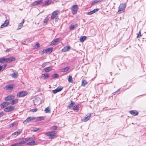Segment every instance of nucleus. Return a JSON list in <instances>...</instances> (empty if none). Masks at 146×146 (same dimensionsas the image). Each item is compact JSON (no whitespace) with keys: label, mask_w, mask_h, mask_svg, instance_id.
Wrapping results in <instances>:
<instances>
[{"label":"nucleus","mask_w":146,"mask_h":146,"mask_svg":"<svg viewBox=\"0 0 146 146\" xmlns=\"http://www.w3.org/2000/svg\"><path fill=\"white\" fill-rule=\"evenodd\" d=\"M35 119H36V120L37 121H40L44 119V118L42 117H37L36 118L35 117Z\"/></svg>","instance_id":"nucleus-24"},{"label":"nucleus","mask_w":146,"mask_h":146,"mask_svg":"<svg viewBox=\"0 0 146 146\" xmlns=\"http://www.w3.org/2000/svg\"><path fill=\"white\" fill-rule=\"evenodd\" d=\"M41 78L44 79L46 78V75L44 74H42L41 76Z\"/></svg>","instance_id":"nucleus-46"},{"label":"nucleus","mask_w":146,"mask_h":146,"mask_svg":"<svg viewBox=\"0 0 146 146\" xmlns=\"http://www.w3.org/2000/svg\"><path fill=\"white\" fill-rule=\"evenodd\" d=\"M27 145H28L33 146L36 145V144L35 143V141L34 140H33L32 141L27 143Z\"/></svg>","instance_id":"nucleus-22"},{"label":"nucleus","mask_w":146,"mask_h":146,"mask_svg":"<svg viewBox=\"0 0 146 146\" xmlns=\"http://www.w3.org/2000/svg\"><path fill=\"white\" fill-rule=\"evenodd\" d=\"M141 36V31L140 30L139 32V34H138L137 36V38H140Z\"/></svg>","instance_id":"nucleus-47"},{"label":"nucleus","mask_w":146,"mask_h":146,"mask_svg":"<svg viewBox=\"0 0 146 146\" xmlns=\"http://www.w3.org/2000/svg\"><path fill=\"white\" fill-rule=\"evenodd\" d=\"M56 43L54 41V40H53L51 42L50 44L51 45H53L55 44Z\"/></svg>","instance_id":"nucleus-52"},{"label":"nucleus","mask_w":146,"mask_h":146,"mask_svg":"<svg viewBox=\"0 0 146 146\" xmlns=\"http://www.w3.org/2000/svg\"><path fill=\"white\" fill-rule=\"evenodd\" d=\"M73 108V109L75 110H77L78 109V107L76 106H74Z\"/></svg>","instance_id":"nucleus-49"},{"label":"nucleus","mask_w":146,"mask_h":146,"mask_svg":"<svg viewBox=\"0 0 146 146\" xmlns=\"http://www.w3.org/2000/svg\"><path fill=\"white\" fill-rule=\"evenodd\" d=\"M32 139L33 138L32 137L27 138L25 139V140L27 141H31Z\"/></svg>","instance_id":"nucleus-37"},{"label":"nucleus","mask_w":146,"mask_h":146,"mask_svg":"<svg viewBox=\"0 0 146 146\" xmlns=\"http://www.w3.org/2000/svg\"><path fill=\"white\" fill-rule=\"evenodd\" d=\"M99 10V9H95L94 10L91 11L90 12L87 13V14L89 15H92L98 11Z\"/></svg>","instance_id":"nucleus-17"},{"label":"nucleus","mask_w":146,"mask_h":146,"mask_svg":"<svg viewBox=\"0 0 146 146\" xmlns=\"http://www.w3.org/2000/svg\"><path fill=\"white\" fill-rule=\"evenodd\" d=\"M74 102H73L71 101L70 104H69L68 106L69 108H71L72 106H73V105L74 104Z\"/></svg>","instance_id":"nucleus-39"},{"label":"nucleus","mask_w":146,"mask_h":146,"mask_svg":"<svg viewBox=\"0 0 146 146\" xmlns=\"http://www.w3.org/2000/svg\"><path fill=\"white\" fill-rule=\"evenodd\" d=\"M4 88L6 90H11L13 89V85L11 84L8 85L6 86Z\"/></svg>","instance_id":"nucleus-14"},{"label":"nucleus","mask_w":146,"mask_h":146,"mask_svg":"<svg viewBox=\"0 0 146 146\" xmlns=\"http://www.w3.org/2000/svg\"><path fill=\"white\" fill-rule=\"evenodd\" d=\"M52 3V1L51 0H49L46 1V5H49Z\"/></svg>","instance_id":"nucleus-42"},{"label":"nucleus","mask_w":146,"mask_h":146,"mask_svg":"<svg viewBox=\"0 0 146 146\" xmlns=\"http://www.w3.org/2000/svg\"><path fill=\"white\" fill-rule=\"evenodd\" d=\"M39 128H35L33 130V131L34 132H35L38 131V130H39Z\"/></svg>","instance_id":"nucleus-53"},{"label":"nucleus","mask_w":146,"mask_h":146,"mask_svg":"<svg viewBox=\"0 0 146 146\" xmlns=\"http://www.w3.org/2000/svg\"><path fill=\"white\" fill-rule=\"evenodd\" d=\"M46 66V63H44L42 65V67L44 68Z\"/></svg>","instance_id":"nucleus-57"},{"label":"nucleus","mask_w":146,"mask_h":146,"mask_svg":"<svg viewBox=\"0 0 146 146\" xmlns=\"http://www.w3.org/2000/svg\"><path fill=\"white\" fill-rule=\"evenodd\" d=\"M126 7V4L125 3L121 4L118 8V12L123 11L125 9Z\"/></svg>","instance_id":"nucleus-2"},{"label":"nucleus","mask_w":146,"mask_h":146,"mask_svg":"<svg viewBox=\"0 0 146 146\" xmlns=\"http://www.w3.org/2000/svg\"><path fill=\"white\" fill-rule=\"evenodd\" d=\"M35 117H28L27 119L24 121L23 122L24 123H28L30 122L31 121L35 119Z\"/></svg>","instance_id":"nucleus-8"},{"label":"nucleus","mask_w":146,"mask_h":146,"mask_svg":"<svg viewBox=\"0 0 146 146\" xmlns=\"http://www.w3.org/2000/svg\"><path fill=\"white\" fill-rule=\"evenodd\" d=\"M77 26L78 25L77 24H76L74 25H71L69 29L70 30H72L74 29L75 28L77 27Z\"/></svg>","instance_id":"nucleus-26"},{"label":"nucleus","mask_w":146,"mask_h":146,"mask_svg":"<svg viewBox=\"0 0 146 146\" xmlns=\"http://www.w3.org/2000/svg\"><path fill=\"white\" fill-rule=\"evenodd\" d=\"M19 75V74L17 72H14L12 74V76L14 78H17Z\"/></svg>","instance_id":"nucleus-23"},{"label":"nucleus","mask_w":146,"mask_h":146,"mask_svg":"<svg viewBox=\"0 0 146 146\" xmlns=\"http://www.w3.org/2000/svg\"><path fill=\"white\" fill-rule=\"evenodd\" d=\"M24 22V19H23V21L21 23H20L18 26V27H19V28L17 29H20L23 26V25Z\"/></svg>","instance_id":"nucleus-25"},{"label":"nucleus","mask_w":146,"mask_h":146,"mask_svg":"<svg viewBox=\"0 0 146 146\" xmlns=\"http://www.w3.org/2000/svg\"><path fill=\"white\" fill-rule=\"evenodd\" d=\"M71 49L70 46H66L63 48L62 51L63 52H65L69 51Z\"/></svg>","instance_id":"nucleus-12"},{"label":"nucleus","mask_w":146,"mask_h":146,"mask_svg":"<svg viewBox=\"0 0 146 146\" xmlns=\"http://www.w3.org/2000/svg\"><path fill=\"white\" fill-rule=\"evenodd\" d=\"M40 44L38 43H37L34 46L33 48L34 49H37L40 47Z\"/></svg>","instance_id":"nucleus-32"},{"label":"nucleus","mask_w":146,"mask_h":146,"mask_svg":"<svg viewBox=\"0 0 146 146\" xmlns=\"http://www.w3.org/2000/svg\"><path fill=\"white\" fill-rule=\"evenodd\" d=\"M9 24V21L7 20H6L5 21L4 23L1 26V28H2L7 26Z\"/></svg>","instance_id":"nucleus-15"},{"label":"nucleus","mask_w":146,"mask_h":146,"mask_svg":"<svg viewBox=\"0 0 146 146\" xmlns=\"http://www.w3.org/2000/svg\"><path fill=\"white\" fill-rule=\"evenodd\" d=\"M70 69L69 67H67L62 69V72H65L68 71Z\"/></svg>","instance_id":"nucleus-28"},{"label":"nucleus","mask_w":146,"mask_h":146,"mask_svg":"<svg viewBox=\"0 0 146 146\" xmlns=\"http://www.w3.org/2000/svg\"><path fill=\"white\" fill-rule=\"evenodd\" d=\"M46 22L48 20V19H47L46 18Z\"/></svg>","instance_id":"nucleus-63"},{"label":"nucleus","mask_w":146,"mask_h":146,"mask_svg":"<svg viewBox=\"0 0 146 146\" xmlns=\"http://www.w3.org/2000/svg\"><path fill=\"white\" fill-rule=\"evenodd\" d=\"M87 83L85 80H83L82 82V86H85L87 84Z\"/></svg>","instance_id":"nucleus-35"},{"label":"nucleus","mask_w":146,"mask_h":146,"mask_svg":"<svg viewBox=\"0 0 146 146\" xmlns=\"http://www.w3.org/2000/svg\"><path fill=\"white\" fill-rule=\"evenodd\" d=\"M9 49H7V50H6L7 51H7H9Z\"/></svg>","instance_id":"nucleus-62"},{"label":"nucleus","mask_w":146,"mask_h":146,"mask_svg":"<svg viewBox=\"0 0 146 146\" xmlns=\"http://www.w3.org/2000/svg\"><path fill=\"white\" fill-rule=\"evenodd\" d=\"M45 20H46V19H44V23H45V21H46Z\"/></svg>","instance_id":"nucleus-64"},{"label":"nucleus","mask_w":146,"mask_h":146,"mask_svg":"<svg viewBox=\"0 0 146 146\" xmlns=\"http://www.w3.org/2000/svg\"><path fill=\"white\" fill-rule=\"evenodd\" d=\"M15 96L13 95H9L6 97L5 98V100L6 101H9L12 99L14 98Z\"/></svg>","instance_id":"nucleus-11"},{"label":"nucleus","mask_w":146,"mask_h":146,"mask_svg":"<svg viewBox=\"0 0 146 146\" xmlns=\"http://www.w3.org/2000/svg\"><path fill=\"white\" fill-rule=\"evenodd\" d=\"M15 59V58L13 57H11L7 58H5L6 62H10Z\"/></svg>","instance_id":"nucleus-21"},{"label":"nucleus","mask_w":146,"mask_h":146,"mask_svg":"<svg viewBox=\"0 0 146 146\" xmlns=\"http://www.w3.org/2000/svg\"><path fill=\"white\" fill-rule=\"evenodd\" d=\"M86 37L85 36H82L80 39V41L82 42H83L86 39Z\"/></svg>","instance_id":"nucleus-30"},{"label":"nucleus","mask_w":146,"mask_h":146,"mask_svg":"<svg viewBox=\"0 0 146 146\" xmlns=\"http://www.w3.org/2000/svg\"><path fill=\"white\" fill-rule=\"evenodd\" d=\"M14 108L12 106H8L4 109V111L6 112H8L13 110Z\"/></svg>","instance_id":"nucleus-9"},{"label":"nucleus","mask_w":146,"mask_h":146,"mask_svg":"<svg viewBox=\"0 0 146 146\" xmlns=\"http://www.w3.org/2000/svg\"><path fill=\"white\" fill-rule=\"evenodd\" d=\"M9 105V103L7 102H5L2 103L1 105V107L2 108H4L8 105Z\"/></svg>","instance_id":"nucleus-16"},{"label":"nucleus","mask_w":146,"mask_h":146,"mask_svg":"<svg viewBox=\"0 0 146 146\" xmlns=\"http://www.w3.org/2000/svg\"><path fill=\"white\" fill-rule=\"evenodd\" d=\"M52 70V67H47L46 68V72H49V71Z\"/></svg>","instance_id":"nucleus-34"},{"label":"nucleus","mask_w":146,"mask_h":146,"mask_svg":"<svg viewBox=\"0 0 146 146\" xmlns=\"http://www.w3.org/2000/svg\"><path fill=\"white\" fill-rule=\"evenodd\" d=\"M43 2L42 0H38L32 3L31 4V6H35V5H38L42 3Z\"/></svg>","instance_id":"nucleus-6"},{"label":"nucleus","mask_w":146,"mask_h":146,"mask_svg":"<svg viewBox=\"0 0 146 146\" xmlns=\"http://www.w3.org/2000/svg\"><path fill=\"white\" fill-rule=\"evenodd\" d=\"M59 38H56L54 40V41L55 42H56V43L57 42H58L59 41Z\"/></svg>","instance_id":"nucleus-54"},{"label":"nucleus","mask_w":146,"mask_h":146,"mask_svg":"<svg viewBox=\"0 0 146 146\" xmlns=\"http://www.w3.org/2000/svg\"><path fill=\"white\" fill-rule=\"evenodd\" d=\"M91 114L90 113H88V114L86 116L84 117V121H86L89 119L90 116H91Z\"/></svg>","instance_id":"nucleus-18"},{"label":"nucleus","mask_w":146,"mask_h":146,"mask_svg":"<svg viewBox=\"0 0 146 146\" xmlns=\"http://www.w3.org/2000/svg\"><path fill=\"white\" fill-rule=\"evenodd\" d=\"M18 124V123L16 122H14L13 123L9 125V126L10 127H12L15 125H17Z\"/></svg>","instance_id":"nucleus-31"},{"label":"nucleus","mask_w":146,"mask_h":146,"mask_svg":"<svg viewBox=\"0 0 146 146\" xmlns=\"http://www.w3.org/2000/svg\"><path fill=\"white\" fill-rule=\"evenodd\" d=\"M27 94V92L25 91H22L18 93L17 94V96L19 97H23L26 96Z\"/></svg>","instance_id":"nucleus-5"},{"label":"nucleus","mask_w":146,"mask_h":146,"mask_svg":"<svg viewBox=\"0 0 146 146\" xmlns=\"http://www.w3.org/2000/svg\"><path fill=\"white\" fill-rule=\"evenodd\" d=\"M9 103V104H11V105H13L14 104H13V102L12 101H10Z\"/></svg>","instance_id":"nucleus-56"},{"label":"nucleus","mask_w":146,"mask_h":146,"mask_svg":"<svg viewBox=\"0 0 146 146\" xmlns=\"http://www.w3.org/2000/svg\"><path fill=\"white\" fill-rule=\"evenodd\" d=\"M45 52H46V49H44L43 50V51H40L39 52L40 54H43V53H44Z\"/></svg>","instance_id":"nucleus-50"},{"label":"nucleus","mask_w":146,"mask_h":146,"mask_svg":"<svg viewBox=\"0 0 146 146\" xmlns=\"http://www.w3.org/2000/svg\"><path fill=\"white\" fill-rule=\"evenodd\" d=\"M58 77V75L57 74H55L52 77V78L54 79V78H57Z\"/></svg>","instance_id":"nucleus-40"},{"label":"nucleus","mask_w":146,"mask_h":146,"mask_svg":"<svg viewBox=\"0 0 146 146\" xmlns=\"http://www.w3.org/2000/svg\"><path fill=\"white\" fill-rule=\"evenodd\" d=\"M13 102V104H16L18 102V100L17 99H16L15 100H12Z\"/></svg>","instance_id":"nucleus-41"},{"label":"nucleus","mask_w":146,"mask_h":146,"mask_svg":"<svg viewBox=\"0 0 146 146\" xmlns=\"http://www.w3.org/2000/svg\"><path fill=\"white\" fill-rule=\"evenodd\" d=\"M59 92V91H58V90L56 89H55L54 90H52V92L54 94H55L56 93H57V92Z\"/></svg>","instance_id":"nucleus-48"},{"label":"nucleus","mask_w":146,"mask_h":146,"mask_svg":"<svg viewBox=\"0 0 146 146\" xmlns=\"http://www.w3.org/2000/svg\"><path fill=\"white\" fill-rule=\"evenodd\" d=\"M7 66V65L5 64L3 65L2 66L0 65V72L3 71Z\"/></svg>","instance_id":"nucleus-27"},{"label":"nucleus","mask_w":146,"mask_h":146,"mask_svg":"<svg viewBox=\"0 0 146 146\" xmlns=\"http://www.w3.org/2000/svg\"><path fill=\"white\" fill-rule=\"evenodd\" d=\"M25 143V141H23L19 143H16L12 144L11 145V146H22V145Z\"/></svg>","instance_id":"nucleus-7"},{"label":"nucleus","mask_w":146,"mask_h":146,"mask_svg":"<svg viewBox=\"0 0 146 146\" xmlns=\"http://www.w3.org/2000/svg\"><path fill=\"white\" fill-rule=\"evenodd\" d=\"M26 42V41L25 40L24 41H23L21 43H22V44H25V43Z\"/></svg>","instance_id":"nucleus-58"},{"label":"nucleus","mask_w":146,"mask_h":146,"mask_svg":"<svg viewBox=\"0 0 146 146\" xmlns=\"http://www.w3.org/2000/svg\"><path fill=\"white\" fill-rule=\"evenodd\" d=\"M22 131L21 129H18L16 131L13 133L12 134V135H14L15 136H17L21 133Z\"/></svg>","instance_id":"nucleus-13"},{"label":"nucleus","mask_w":146,"mask_h":146,"mask_svg":"<svg viewBox=\"0 0 146 146\" xmlns=\"http://www.w3.org/2000/svg\"><path fill=\"white\" fill-rule=\"evenodd\" d=\"M100 1V0H95L92 2V5H94Z\"/></svg>","instance_id":"nucleus-33"},{"label":"nucleus","mask_w":146,"mask_h":146,"mask_svg":"<svg viewBox=\"0 0 146 146\" xmlns=\"http://www.w3.org/2000/svg\"><path fill=\"white\" fill-rule=\"evenodd\" d=\"M0 62L2 63H6L5 58H0Z\"/></svg>","instance_id":"nucleus-29"},{"label":"nucleus","mask_w":146,"mask_h":146,"mask_svg":"<svg viewBox=\"0 0 146 146\" xmlns=\"http://www.w3.org/2000/svg\"><path fill=\"white\" fill-rule=\"evenodd\" d=\"M50 108L48 107L46 108V113H50Z\"/></svg>","instance_id":"nucleus-36"},{"label":"nucleus","mask_w":146,"mask_h":146,"mask_svg":"<svg viewBox=\"0 0 146 146\" xmlns=\"http://www.w3.org/2000/svg\"><path fill=\"white\" fill-rule=\"evenodd\" d=\"M49 76V75L48 74L46 73V78L48 77Z\"/></svg>","instance_id":"nucleus-60"},{"label":"nucleus","mask_w":146,"mask_h":146,"mask_svg":"<svg viewBox=\"0 0 146 146\" xmlns=\"http://www.w3.org/2000/svg\"><path fill=\"white\" fill-rule=\"evenodd\" d=\"M130 113L132 115H136L138 114V112L136 110H131L129 111Z\"/></svg>","instance_id":"nucleus-19"},{"label":"nucleus","mask_w":146,"mask_h":146,"mask_svg":"<svg viewBox=\"0 0 146 146\" xmlns=\"http://www.w3.org/2000/svg\"><path fill=\"white\" fill-rule=\"evenodd\" d=\"M59 11L58 10L55 11L53 12L51 16L52 19H53L59 13Z\"/></svg>","instance_id":"nucleus-10"},{"label":"nucleus","mask_w":146,"mask_h":146,"mask_svg":"<svg viewBox=\"0 0 146 146\" xmlns=\"http://www.w3.org/2000/svg\"><path fill=\"white\" fill-rule=\"evenodd\" d=\"M58 17H56L55 19V22H57L58 20Z\"/></svg>","instance_id":"nucleus-59"},{"label":"nucleus","mask_w":146,"mask_h":146,"mask_svg":"<svg viewBox=\"0 0 146 146\" xmlns=\"http://www.w3.org/2000/svg\"><path fill=\"white\" fill-rule=\"evenodd\" d=\"M37 110L38 109L37 108H35L30 110V111L33 112H36Z\"/></svg>","instance_id":"nucleus-43"},{"label":"nucleus","mask_w":146,"mask_h":146,"mask_svg":"<svg viewBox=\"0 0 146 146\" xmlns=\"http://www.w3.org/2000/svg\"><path fill=\"white\" fill-rule=\"evenodd\" d=\"M53 48L51 47L46 49V53L48 54L51 53L52 51Z\"/></svg>","instance_id":"nucleus-20"},{"label":"nucleus","mask_w":146,"mask_h":146,"mask_svg":"<svg viewBox=\"0 0 146 146\" xmlns=\"http://www.w3.org/2000/svg\"><path fill=\"white\" fill-rule=\"evenodd\" d=\"M72 78L71 76H68V81L69 82H72Z\"/></svg>","instance_id":"nucleus-38"},{"label":"nucleus","mask_w":146,"mask_h":146,"mask_svg":"<svg viewBox=\"0 0 146 146\" xmlns=\"http://www.w3.org/2000/svg\"><path fill=\"white\" fill-rule=\"evenodd\" d=\"M43 71L44 72H46V68L44 69Z\"/></svg>","instance_id":"nucleus-61"},{"label":"nucleus","mask_w":146,"mask_h":146,"mask_svg":"<svg viewBox=\"0 0 146 146\" xmlns=\"http://www.w3.org/2000/svg\"><path fill=\"white\" fill-rule=\"evenodd\" d=\"M57 126L55 125L51 127V129L53 130H55L56 129Z\"/></svg>","instance_id":"nucleus-44"},{"label":"nucleus","mask_w":146,"mask_h":146,"mask_svg":"<svg viewBox=\"0 0 146 146\" xmlns=\"http://www.w3.org/2000/svg\"><path fill=\"white\" fill-rule=\"evenodd\" d=\"M33 101L35 105L38 106L39 105L41 102L40 98L38 97L35 98Z\"/></svg>","instance_id":"nucleus-3"},{"label":"nucleus","mask_w":146,"mask_h":146,"mask_svg":"<svg viewBox=\"0 0 146 146\" xmlns=\"http://www.w3.org/2000/svg\"><path fill=\"white\" fill-rule=\"evenodd\" d=\"M56 89L60 92L63 89V87L61 86L58 87Z\"/></svg>","instance_id":"nucleus-45"},{"label":"nucleus","mask_w":146,"mask_h":146,"mask_svg":"<svg viewBox=\"0 0 146 146\" xmlns=\"http://www.w3.org/2000/svg\"><path fill=\"white\" fill-rule=\"evenodd\" d=\"M120 90V89H118V90L115 91V92L112 93V94L113 95H115L116 93H117V92H118Z\"/></svg>","instance_id":"nucleus-51"},{"label":"nucleus","mask_w":146,"mask_h":146,"mask_svg":"<svg viewBox=\"0 0 146 146\" xmlns=\"http://www.w3.org/2000/svg\"><path fill=\"white\" fill-rule=\"evenodd\" d=\"M46 135L48 136L49 139H54L56 137V133L54 131H52L46 133Z\"/></svg>","instance_id":"nucleus-1"},{"label":"nucleus","mask_w":146,"mask_h":146,"mask_svg":"<svg viewBox=\"0 0 146 146\" xmlns=\"http://www.w3.org/2000/svg\"><path fill=\"white\" fill-rule=\"evenodd\" d=\"M3 112H1L0 113V117L1 116H2L3 115Z\"/></svg>","instance_id":"nucleus-55"},{"label":"nucleus","mask_w":146,"mask_h":146,"mask_svg":"<svg viewBox=\"0 0 146 146\" xmlns=\"http://www.w3.org/2000/svg\"><path fill=\"white\" fill-rule=\"evenodd\" d=\"M78 6L77 5H73L72 8V14L74 15L76 13L78 9Z\"/></svg>","instance_id":"nucleus-4"}]
</instances>
